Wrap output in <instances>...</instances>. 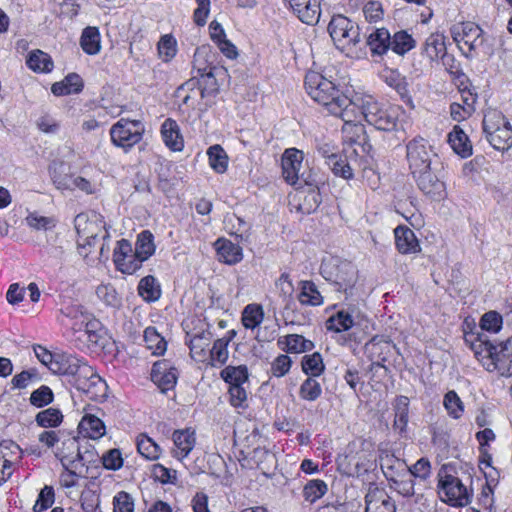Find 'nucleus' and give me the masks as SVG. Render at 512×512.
Masks as SVG:
<instances>
[{"instance_id":"f257e3e1","label":"nucleus","mask_w":512,"mask_h":512,"mask_svg":"<svg viewBox=\"0 0 512 512\" xmlns=\"http://www.w3.org/2000/svg\"><path fill=\"white\" fill-rule=\"evenodd\" d=\"M464 340L486 370L498 371L501 375L512 374V339L493 344L485 334L466 332Z\"/></svg>"},{"instance_id":"f03ea898","label":"nucleus","mask_w":512,"mask_h":512,"mask_svg":"<svg viewBox=\"0 0 512 512\" xmlns=\"http://www.w3.org/2000/svg\"><path fill=\"white\" fill-rule=\"evenodd\" d=\"M305 89L315 102L340 118L347 105H351V99L344 95L331 80L316 71H309L306 74Z\"/></svg>"},{"instance_id":"7ed1b4c3","label":"nucleus","mask_w":512,"mask_h":512,"mask_svg":"<svg viewBox=\"0 0 512 512\" xmlns=\"http://www.w3.org/2000/svg\"><path fill=\"white\" fill-rule=\"evenodd\" d=\"M383 107L371 95H356L351 99V105H347L342 115L343 132L353 133L354 136L359 137L363 133V127L360 125L361 118H364L369 124L377 122L376 115Z\"/></svg>"},{"instance_id":"20e7f679","label":"nucleus","mask_w":512,"mask_h":512,"mask_svg":"<svg viewBox=\"0 0 512 512\" xmlns=\"http://www.w3.org/2000/svg\"><path fill=\"white\" fill-rule=\"evenodd\" d=\"M320 273L327 281L333 283L338 291L345 293L346 296L354 295L358 270L351 262L334 257L324 259Z\"/></svg>"},{"instance_id":"39448f33","label":"nucleus","mask_w":512,"mask_h":512,"mask_svg":"<svg viewBox=\"0 0 512 512\" xmlns=\"http://www.w3.org/2000/svg\"><path fill=\"white\" fill-rule=\"evenodd\" d=\"M328 31L336 44L347 56L357 57L360 51H355L360 42L359 27L344 15H334L329 22Z\"/></svg>"},{"instance_id":"423d86ee","label":"nucleus","mask_w":512,"mask_h":512,"mask_svg":"<svg viewBox=\"0 0 512 512\" xmlns=\"http://www.w3.org/2000/svg\"><path fill=\"white\" fill-rule=\"evenodd\" d=\"M438 494L443 502L459 507L468 505L472 498V490L457 476L444 470L438 473Z\"/></svg>"},{"instance_id":"0eeeda50","label":"nucleus","mask_w":512,"mask_h":512,"mask_svg":"<svg viewBox=\"0 0 512 512\" xmlns=\"http://www.w3.org/2000/svg\"><path fill=\"white\" fill-rule=\"evenodd\" d=\"M483 131L489 143L496 150H507L512 145V126L510 122L498 112H491L484 116Z\"/></svg>"},{"instance_id":"6e6552de","label":"nucleus","mask_w":512,"mask_h":512,"mask_svg":"<svg viewBox=\"0 0 512 512\" xmlns=\"http://www.w3.org/2000/svg\"><path fill=\"white\" fill-rule=\"evenodd\" d=\"M69 382L93 400L106 396L107 385L105 381L94 371L92 366L83 360L70 377Z\"/></svg>"},{"instance_id":"1a4fd4ad","label":"nucleus","mask_w":512,"mask_h":512,"mask_svg":"<svg viewBox=\"0 0 512 512\" xmlns=\"http://www.w3.org/2000/svg\"><path fill=\"white\" fill-rule=\"evenodd\" d=\"M145 132V126L139 120L120 119L110 128L112 143L125 152L138 144Z\"/></svg>"},{"instance_id":"9d476101","label":"nucleus","mask_w":512,"mask_h":512,"mask_svg":"<svg viewBox=\"0 0 512 512\" xmlns=\"http://www.w3.org/2000/svg\"><path fill=\"white\" fill-rule=\"evenodd\" d=\"M406 148L407 160L413 176H416L422 170L432 167V157L435 154L424 138L416 137L412 139L408 142Z\"/></svg>"},{"instance_id":"9b49d317","label":"nucleus","mask_w":512,"mask_h":512,"mask_svg":"<svg viewBox=\"0 0 512 512\" xmlns=\"http://www.w3.org/2000/svg\"><path fill=\"white\" fill-rule=\"evenodd\" d=\"M452 36L459 48L465 53L476 52L484 43L482 29L473 22L454 25Z\"/></svg>"},{"instance_id":"f8f14e48","label":"nucleus","mask_w":512,"mask_h":512,"mask_svg":"<svg viewBox=\"0 0 512 512\" xmlns=\"http://www.w3.org/2000/svg\"><path fill=\"white\" fill-rule=\"evenodd\" d=\"M213 67H198V77L193 76L187 82L178 88V95L187 90H191L194 94H200L204 98L207 94H213L218 91V84L213 74Z\"/></svg>"},{"instance_id":"ddd939ff","label":"nucleus","mask_w":512,"mask_h":512,"mask_svg":"<svg viewBox=\"0 0 512 512\" xmlns=\"http://www.w3.org/2000/svg\"><path fill=\"white\" fill-rule=\"evenodd\" d=\"M75 228L78 237L91 245V240H96L105 229L104 218L95 211L80 213L75 218Z\"/></svg>"},{"instance_id":"4468645a","label":"nucleus","mask_w":512,"mask_h":512,"mask_svg":"<svg viewBox=\"0 0 512 512\" xmlns=\"http://www.w3.org/2000/svg\"><path fill=\"white\" fill-rule=\"evenodd\" d=\"M414 178L418 188L430 199L440 201L446 197V186L437 175L436 166L420 171Z\"/></svg>"},{"instance_id":"2eb2a0df","label":"nucleus","mask_w":512,"mask_h":512,"mask_svg":"<svg viewBox=\"0 0 512 512\" xmlns=\"http://www.w3.org/2000/svg\"><path fill=\"white\" fill-rule=\"evenodd\" d=\"M304 153L296 148H288L282 155V173L287 183L291 185L303 178Z\"/></svg>"},{"instance_id":"dca6fc26","label":"nucleus","mask_w":512,"mask_h":512,"mask_svg":"<svg viewBox=\"0 0 512 512\" xmlns=\"http://www.w3.org/2000/svg\"><path fill=\"white\" fill-rule=\"evenodd\" d=\"M21 448L11 440L0 443V484L5 483L13 473V465L21 458Z\"/></svg>"},{"instance_id":"f3484780","label":"nucleus","mask_w":512,"mask_h":512,"mask_svg":"<svg viewBox=\"0 0 512 512\" xmlns=\"http://www.w3.org/2000/svg\"><path fill=\"white\" fill-rule=\"evenodd\" d=\"M293 13L305 24L318 23L321 9L320 0H284Z\"/></svg>"},{"instance_id":"a211bd4d","label":"nucleus","mask_w":512,"mask_h":512,"mask_svg":"<svg viewBox=\"0 0 512 512\" xmlns=\"http://www.w3.org/2000/svg\"><path fill=\"white\" fill-rule=\"evenodd\" d=\"M56 456L60 459L66 470L77 469L78 463L83 460L80 450V441L77 437H65L61 440V447L58 448Z\"/></svg>"},{"instance_id":"6ab92c4d","label":"nucleus","mask_w":512,"mask_h":512,"mask_svg":"<svg viewBox=\"0 0 512 512\" xmlns=\"http://www.w3.org/2000/svg\"><path fill=\"white\" fill-rule=\"evenodd\" d=\"M178 378V372L168 360H161L154 363L151 379L162 392L172 389Z\"/></svg>"},{"instance_id":"aec40b11","label":"nucleus","mask_w":512,"mask_h":512,"mask_svg":"<svg viewBox=\"0 0 512 512\" xmlns=\"http://www.w3.org/2000/svg\"><path fill=\"white\" fill-rule=\"evenodd\" d=\"M65 314L67 317L74 321L71 325L73 330H84L85 333L88 334L89 340L96 342V340L94 339L96 337L94 329L97 328L99 322L96 319H94L91 316V314H89L86 311H83L78 306L67 307Z\"/></svg>"},{"instance_id":"412c9836","label":"nucleus","mask_w":512,"mask_h":512,"mask_svg":"<svg viewBox=\"0 0 512 512\" xmlns=\"http://www.w3.org/2000/svg\"><path fill=\"white\" fill-rule=\"evenodd\" d=\"M174 457L179 460L186 458L196 444V433L192 428L175 430L172 434Z\"/></svg>"},{"instance_id":"4be33fe9","label":"nucleus","mask_w":512,"mask_h":512,"mask_svg":"<svg viewBox=\"0 0 512 512\" xmlns=\"http://www.w3.org/2000/svg\"><path fill=\"white\" fill-rule=\"evenodd\" d=\"M395 245L401 254H416L421 251L419 240L413 230L404 225L394 229Z\"/></svg>"},{"instance_id":"5701e85b","label":"nucleus","mask_w":512,"mask_h":512,"mask_svg":"<svg viewBox=\"0 0 512 512\" xmlns=\"http://www.w3.org/2000/svg\"><path fill=\"white\" fill-rule=\"evenodd\" d=\"M365 502V512H396L395 503L383 489H370L366 494Z\"/></svg>"},{"instance_id":"b1692460","label":"nucleus","mask_w":512,"mask_h":512,"mask_svg":"<svg viewBox=\"0 0 512 512\" xmlns=\"http://www.w3.org/2000/svg\"><path fill=\"white\" fill-rule=\"evenodd\" d=\"M218 260L227 265H235L243 259V249L229 239L219 238L214 243Z\"/></svg>"},{"instance_id":"393cba45","label":"nucleus","mask_w":512,"mask_h":512,"mask_svg":"<svg viewBox=\"0 0 512 512\" xmlns=\"http://www.w3.org/2000/svg\"><path fill=\"white\" fill-rule=\"evenodd\" d=\"M79 433L90 439H100L106 434V427L102 419L91 412H87L82 417L78 425Z\"/></svg>"},{"instance_id":"a878e982","label":"nucleus","mask_w":512,"mask_h":512,"mask_svg":"<svg viewBox=\"0 0 512 512\" xmlns=\"http://www.w3.org/2000/svg\"><path fill=\"white\" fill-rule=\"evenodd\" d=\"M421 51L430 62L442 59L447 51L445 36L438 32L430 34L423 43Z\"/></svg>"},{"instance_id":"bb28decb","label":"nucleus","mask_w":512,"mask_h":512,"mask_svg":"<svg viewBox=\"0 0 512 512\" xmlns=\"http://www.w3.org/2000/svg\"><path fill=\"white\" fill-rule=\"evenodd\" d=\"M211 344V334L202 332L192 336L189 340L191 357L200 363H205L209 359Z\"/></svg>"},{"instance_id":"cd10ccee","label":"nucleus","mask_w":512,"mask_h":512,"mask_svg":"<svg viewBox=\"0 0 512 512\" xmlns=\"http://www.w3.org/2000/svg\"><path fill=\"white\" fill-rule=\"evenodd\" d=\"M161 136L165 145L172 151H181L184 140L177 122L171 118L166 119L161 126Z\"/></svg>"},{"instance_id":"c85d7f7f","label":"nucleus","mask_w":512,"mask_h":512,"mask_svg":"<svg viewBox=\"0 0 512 512\" xmlns=\"http://www.w3.org/2000/svg\"><path fill=\"white\" fill-rule=\"evenodd\" d=\"M392 348L394 346L390 341H384L378 337L372 338L366 345L365 350L374 364L383 366L389 358Z\"/></svg>"},{"instance_id":"c756f323","label":"nucleus","mask_w":512,"mask_h":512,"mask_svg":"<svg viewBox=\"0 0 512 512\" xmlns=\"http://www.w3.org/2000/svg\"><path fill=\"white\" fill-rule=\"evenodd\" d=\"M81 361V359L72 354L55 353L50 371L54 374L71 377Z\"/></svg>"},{"instance_id":"7c9ffc66","label":"nucleus","mask_w":512,"mask_h":512,"mask_svg":"<svg viewBox=\"0 0 512 512\" xmlns=\"http://www.w3.org/2000/svg\"><path fill=\"white\" fill-rule=\"evenodd\" d=\"M367 46L373 55H384L391 48V35L385 28L373 30L367 37Z\"/></svg>"},{"instance_id":"2f4dec72","label":"nucleus","mask_w":512,"mask_h":512,"mask_svg":"<svg viewBox=\"0 0 512 512\" xmlns=\"http://www.w3.org/2000/svg\"><path fill=\"white\" fill-rule=\"evenodd\" d=\"M402 113L397 106H384L376 115L377 122H371L370 125L378 130L391 131L397 127L399 116Z\"/></svg>"},{"instance_id":"473e14b6","label":"nucleus","mask_w":512,"mask_h":512,"mask_svg":"<svg viewBox=\"0 0 512 512\" xmlns=\"http://www.w3.org/2000/svg\"><path fill=\"white\" fill-rule=\"evenodd\" d=\"M448 142L453 151L462 158H467L472 154V145L466 133L455 125L448 135Z\"/></svg>"},{"instance_id":"72a5a7b5","label":"nucleus","mask_w":512,"mask_h":512,"mask_svg":"<svg viewBox=\"0 0 512 512\" xmlns=\"http://www.w3.org/2000/svg\"><path fill=\"white\" fill-rule=\"evenodd\" d=\"M80 46L89 55L98 54L101 50V36L99 29L94 26L86 27L80 38Z\"/></svg>"},{"instance_id":"f704fd0d","label":"nucleus","mask_w":512,"mask_h":512,"mask_svg":"<svg viewBox=\"0 0 512 512\" xmlns=\"http://www.w3.org/2000/svg\"><path fill=\"white\" fill-rule=\"evenodd\" d=\"M298 300L302 305L319 306L323 304V297L312 281H302Z\"/></svg>"},{"instance_id":"c9c22d12","label":"nucleus","mask_w":512,"mask_h":512,"mask_svg":"<svg viewBox=\"0 0 512 512\" xmlns=\"http://www.w3.org/2000/svg\"><path fill=\"white\" fill-rule=\"evenodd\" d=\"M228 344L229 340L225 338L217 339L213 343V346L210 348V354L207 363L212 367H220L224 365L227 362L229 356Z\"/></svg>"},{"instance_id":"e433bc0d","label":"nucleus","mask_w":512,"mask_h":512,"mask_svg":"<svg viewBox=\"0 0 512 512\" xmlns=\"http://www.w3.org/2000/svg\"><path fill=\"white\" fill-rule=\"evenodd\" d=\"M416 46V41L405 30L396 32L391 36V50L398 55H405Z\"/></svg>"},{"instance_id":"4c0bfd02","label":"nucleus","mask_w":512,"mask_h":512,"mask_svg":"<svg viewBox=\"0 0 512 512\" xmlns=\"http://www.w3.org/2000/svg\"><path fill=\"white\" fill-rule=\"evenodd\" d=\"M144 341L147 349H149L153 355H163L167 349V342L158 333L155 327H147L144 331Z\"/></svg>"},{"instance_id":"58836bf2","label":"nucleus","mask_w":512,"mask_h":512,"mask_svg":"<svg viewBox=\"0 0 512 512\" xmlns=\"http://www.w3.org/2000/svg\"><path fill=\"white\" fill-rule=\"evenodd\" d=\"M354 325V320L348 312L344 310L338 311L330 316L326 321V329L328 331L340 333L349 330Z\"/></svg>"},{"instance_id":"ea45409f","label":"nucleus","mask_w":512,"mask_h":512,"mask_svg":"<svg viewBox=\"0 0 512 512\" xmlns=\"http://www.w3.org/2000/svg\"><path fill=\"white\" fill-rule=\"evenodd\" d=\"M26 63L34 72H50L53 69V61L51 57L41 50L31 52Z\"/></svg>"},{"instance_id":"a19ab883","label":"nucleus","mask_w":512,"mask_h":512,"mask_svg":"<svg viewBox=\"0 0 512 512\" xmlns=\"http://www.w3.org/2000/svg\"><path fill=\"white\" fill-rule=\"evenodd\" d=\"M207 155L211 168L217 173H224L228 167V156L224 149L216 144L208 148Z\"/></svg>"},{"instance_id":"79ce46f5","label":"nucleus","mask_w":512,"mask_h":512,"mask_svg":"<svg viewBox=\"0 0 512 512\" xmlns=\"http://www.w3.org/2000/svg\"><path fill=\"white\" fill-rule=\"evenodd\" d=\"M502 326V316L497 311L491 310L481 316L479 321V328L481 331L478 332L482 334H484V332L497 334L502 329Z\"/></svg>"},{"instance_id":"37998d69","label":"nucleus","mask_w":512,"mask_h":512,"mask_svg":"<svg viewBox=\"0 0 512 512\" xmlns=\"http://www.w3.org/2000/svg\"><path fill=\"white\" fill-rule=\"evenodd\" d=\"M153 239V234L148 230H144L138 235L135 252L143 262L155 252Z\"/></svg>"},{"instance_id":"c03bdc74","label":"nucleus","mask_w":512,"mask_h":512,"mask_svg":"<svg viewBox=\"0 0 512 512\" xmlns=\"http://www.w3.org/2000/svg\"><path fill=\"white\" fill-rule=\"evenodd\" d=\"M139 295L146 301H156L161 295L160 285L153 276L142 278L138 285Z\"/></svg>"},{"instance_id":"a18cd8bd","label":"nucleus","mask_w":512,"mask_h":512,"mask_svg":"<svg viewBox=\"0 0 512 512\" xmlns=\"http://www.w3.org/2000/svg\"><path fill=\"white\" fill-rule=\"evenodd\" d=\"M177 41L172 34L160 37L157 44L158 56L163 62L171 61L177 54Z\"/></svg>"},{"instance_id":"49530a36","label":"nucleus","mask_w":512,"mask_h":512,"mask_svg":"<svg viewBox=\"0 0 512 512\" xmlns=\"http://www.w3.org/2000/svg\"><path fill=\"white\" fill-rule=\"evenodd\" d=\"M279 344H285V349L290 353H302L313 348V342L305 339L302 335L290 334L279 340Z\"/></svg>"},{"instance_id":"de8ad7c7","label":"nucleus","mask_w":512,"mask_h":512,"mask_svg":"<svg viewBox=\"0 0 512 512\" xmlns=\"http://www.w3.org/2000/svg\"><path fill=\"white\" fill-rule=\"evenodd\" d=\"M264 319V311L259 304H249L242 312V323L247 329H254L259 326Z\"/></svg>"},{"instance_id":"09e8293b","label":"nucleus","mask_w":512,"mask_h":512,"mask_svg":"<svg viewBox=\"0 0 512 512\" xmlns=\"http://www.w3.org/2000/svg\"><path fill=\"white\" fill-rule=\"evenodd\" d=\"M326 163L335 176L342 177L346 180L353 178L354 174L350 164L347 163L340 155L330 153V155L327 156Z\"/></svg>"},{"instance_id":"8fccbe9b","label":"nucleus","mask_w":512,"mask_h":512,"mask_svg":"<svg viewBox=\"0 0 512 512\" xmlns=\"http://www.w3.org/2000/svg\"><path fill=\"white\" fill-rule=\"evenodd\" d=\"M221 378L229 383L230 386L232 385H243L248 380V371L246 366L240 365V366H227L224 368L221 373Z\"/></svg>"},{"instance_id":"3c124183","label":"nucleus","mask_w":512,"mask_h":512,"mask_svg":"<svg viewBox=\"0 0 512 512\" xmlns=\"http://www.w3.org/2000/svg\"><path fill=\"white\" fill-rule=\"evenodd\" d=\"M301 364L303 372L307 375H310L311 377L319 376L325 369L323 358L318 352L305 355Z\"/></svg>"},{"instance_id":"603ef678","label":"nucleus","mask_w":512,"mask_h":512,"mask_svg":"<svg viewBox=\"0 0 512 512\" xmlns=\"http://www.w3.org/2000/svg\"><path fill=\"white\" fill-rule=\"evenodd\" d=\"M443 405L448 415L454 419H459L464 412V404L454 390L444 395Z\"/></svg>"},{"instance_id":"864d4df0","label":"nucleus","mask_w":512,"mask_h":512,"mask_svg":"<svg viewBox=\"0 0 512 512\" xmlns=\"http://www.w3.org/2000/svg\"><path fill=\"white\" fill-rule=\"evenodd\" d=\"M327 492V484L323 480H310L303 489V496L306 501L314 503Z\"/></svg>"},{"instance_id":"5fc2aeb1","label":"nucleus","mask_w":512,"mask_h":512,"mask_svg":"<svg viewBox=\"0 0 512 512\" xmlns=\"http://www.w3.org/2000/svg\"><path fill=\"white\" fill-rule=\"evenodd\" d=\"M137 449L142 456L149 460L158 459L161 453L159 445L145 435L138 438Z\"/></svg>"},{"instance_id":"6e6d98bb","label":"nucleus","mask_w":512,"mask_h":512,"mask_svg":"<svg viewBox=\"0 0 512 512\" xmlns=\"http://www.w3.org/2000/svg\"><path fill=\"white\" fill-rule=\"evenodd\" d=\"M63 419V415L59 409L48 408L36 415V422L39 426L49 428L58 426Z\"/></svg>"},{"instance_id":"4d7b16f0","label":"nucleus","mask_w":512,"mask_h":512,"mask_svg":"<svg viewBox=\"0 0 512 512\" xmlns=\"http://www.w3.org/2000/svg\"><path fill=\"white\" fill-rule=\"evenodd\" d=\"M322 394L320 383L313 377H308L300 386L299 395L303 400L315 401Z\"/></svg>"},{"instance_id":"13d9d810","label":"nucleus","mask_w":512,"mask_h":512,"mask_svg":"<svg viewBox=\"0 0 512 512\" xmlns=\"http://www.w3.org/2000/svg\"><path fill=\"white\" fill-rule=\"evenodd\" d=\"M25 223L33 230H47L55 226V221L51 217L40 215L38 212H29L25 217Z\"/></svg>"},{"instance_id":"bf43d9fd","label":"nucleus","mask_w":512,"mask_h":512,"mask_svg":"<svg viewBox=\"0 0 512 512\" xmlns=\"http://www.w3.org/2000/svg\"><path fill=\"white\" fill-rule=\"evenodd\" d=\"M409 398L399 396L395 403V425L403 430L408 423Z\"/></svg>"},{"instance_id":"052dcab7","label":"nucleus","mask_w":512,"mask_h":512,"mask_svg":"<svg viewBox=\"0 0 512 512\" xmlns=\"http://www.w3.org/2000/svg\"><path fill=\"white\" fill-rule=\"evenodd\" d=\"M495 437V433L490 428H485L476 433V439L480 445V451L483 456L482 463H485L487 466H490L492 460L491 455L488 453V445L489 442L495 440Z\"/></svg>"},{"instance_id":"680f3d73","label":"nucleus","mask_w":512,"mask_h":512,"mask_svg":"<svg viewBox=\"0 0 512 512\" xmlns=\"http://www.w3.org/2000/svg\"><path fill=\"white\" fill-rule=\"evenodd\" d=\"M226 226L229 228V232L231 235H235L240 237L241 239L244 236H248V231L250 226L239 216L232 214L227 216L225 219Z\"/></svg>"},{"instance_id":"e2e57ef3","label":"nucleus","mask_w":512,"mask_h":512,"mask_svg":"<svg viewBox=\"0 0 512 512\" xmlns=\"http://www.w3.org/2000/svg\"><path fill=\"white\" fill-rule=\"evenodd\" d=\"M134 499L125 492H118L113 498V512H134Z\"/></svg>"},{"instance_id":"0e129e2a","label":"nucleus","mask_w":512,"mask_h":512,"mask_svg":"<svg viewBox=\"0 0 512 512\" xmlns=\"http://www.w3.org/2000/svg\"><path fill=\"white\" fill-rule=\"evenodd\" d=\"M54 395L52 390L45 385L36 389L31 393L30 403L36 407H43L50 404L53 401Z\"/></svg>"},{"instance_id":"69168bd1","label":"nucleus","mask_w":512,"mask_h":512,"mask_svg":"<svg viewBox=\"0 0 512 512\" xmlns=\"http://www.w3.org/2000/svg\"><path fill=\"white\" fill-rule=\"evenodd\" d=\"M230 404L235 408H245L247 406V391L243 385H232L229 387Z\"/></svg>"},{"instance_id":"338daca9","label":"nucleus","mask_w":512,"mask_h":512,"mask_svg":"<svg viewBox=\"0 0 512 512\" xmlns=\"http://www.w3.org/2000/svg\"><path fill=\"white\" fill-rule=\"evenodd\" d=\"M124 258V261H120L118 264H116L117 269L124 274H133L138 269H140L143 263L135 251Z\"/></svg>"},{"instance_id":"774afa93","label":"nucleus","mask_w":512,"mask_h":512,"mask_svg":"<svg viewBox=\"0 0 512 512\" xmlns=\"http://www.w3.org/2000/svg\"><path fill=\"white\" fill-rule=\"evenodd\" d=\"M102 463L106 469L118 470L123 465V458L119 449H110L102 456Z\"/></svg>"}]
</instances>
